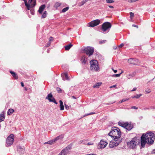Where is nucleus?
<instances>
[{"instance_id": "39448f33", "label": "nucleus", "mask_w": 155, "mask_h": 155, "mask_svg": "<svg viewBox=\"0 0 155 155\" xmlns=\"http://www.w3.org/2000/svg\"><path fill=\"white\" fill-rule=\"evenodd\" d=\"M111 27V25L110 22H105L102 25L101 29L103 32H105L107 30H109Z\"/></svg>"}, {"instance_id": "f03ea898", "label": "nucleus", "mask_w": 155, "mask_h": 155, "mask_svg": "<svg viewBox=\"0 0 155 155\" xmlns=\"http://www.w3.org/2000/svg\"><path fill=\"white\" fill-rule=\"evenodd\" d=\"M121 132L118 128L114 127H112L111 130L110 132L108 134V135L113 137L114 140H117L120 138L121 137Z\"/></svg>"}, {"instance_id": "4468645a", "label": "nucleus", "mask_w": 155, "mask_h": 155, "mask_svg": "<svg viewBox=\"0 0 155 155\" xmlns=\"http://www.w3.org/2000/svg\"><path fill=\"white\" fill-rule=\"evenodd\" d=\"M17 150L20 154H23L25 151V149L24 147L18 146L17 147Z\"/></svg>"}, {"instance_id": "b1692460", "label": "nucleus", "mask_w": 155, "mask_h": 155, "mask_svg": "<svg viewBox=\"0 0 155 155\" xmlns=\"http://www.w3.org/2000/svg\"><path fill=\"white\" fill-rule=\"evenodd\" d=\"M118 124L120 126L125 128V125H126V123L119 121L118 123Z\"/></svg>"}, {"instance_id": "f257e3e1", "label": "nucleus", "mask_w": 155, "mask_h": 155, "mask_svg": "<svg viewBox=\"0 0 155 155\" xmlns=\"http://www.w3.org/2000/svg\"><path fill=\"white\" fill-rule=\"evenodd\" d=\"M155 140L154 134L151 132H147L142 134L141 137V145L142 147H144L147 143L149 145L152 144Z\"/></svg>"}, {"instance_id": "c9c22d12", "label": "nucleus", "mask_w": 155, "mask_h": 155, "mask_svg": "<svg viewBox=\"0 0 155 155\" xmlns=\"http://www.w3.org/2000/svg\"><path fill=\"white\" fill-rule=\"evenodd\" d=\"M106 2L107 3H112L114 2L113 0H106Z\"/></svg>"}, {"instance_id": "393cba45", "label": "nucleus", "mask_w": 155, "mask_h": 155, "mask_svg": "<svg viewBox=\"0 0 155 155\" xmlns=\"http://www.w3.org/2000/svg\"><path fill=\"white\" fill-rule=\"evenodd\" d=\"M88 0H85L83 1L78 4V5L79 6H81L83 5L86 2L88 1Z\"/></svg>"}, {"instance_id": "473e14b6", "label": "nucleus", "mask_w": 155, "mask_h": 155, "mask_svg": "<svg viewBox=\"0 0 155 155\" xmlns=\"http://www.w3.org/2000/svg\"><path fill=\"white\" fill-rule=\"evenodd\" d=\"M95 114V112H92L90 113H89L86 114L85 115H84L83 116V117H85L86 116H88V115H91L93 114Z\"/></svg>"}, {"instance_id": "69168bd1", "label": "nucleus", "mask_w": 155, "mask_h": 155, "mask_svg": "<svg viewBox=\"0 0 155 155\" xmlns=\"http://www.w3.org/2000/svg\"><path fill=\"white\" fill-rule=\"evenodd\" d=\"M123 72V71H122L121 72V73H120V74H122Z\"/></svg>"}, {"instance_id": "f3484780", "label": "nucleus", "mask_w": 155, "mask_h": 155, "mask_svg": "<svg viewBox=\"0 0 155 155\" xmlns=\"http://www.w3.org/2000/svg\"><path fill=\"white\" fill-rule=\"evenodd\" d=\"M45 5H43L40 7L38 10V12L40 14L42 13V12L45 8Z\"/></svg>"}, {"instance_id": "a211bd4d", "label": "nucleus", "mask_w": 155, "mask_h": 155, "mask_svg": "<svg viewBox=\"0 0 155 155\" xmlns=\"http://www.w3.org/2000/svg\"><path fill=\"white\" fill-rule=\"evenodd\" d=\"M87 60V58H86V57L84 55L83 56V57L81 60V62L83 63H84V64H86Z\"/></svg>"}, {"instance_id": "de8ad7c7", "label": "nucleus", "mask_w": 155, "mask_h": 155, "mask_svg": "<svg viewBox=\"0 0 155 155\" xmlns=\"http://www.w3.org/2000/svg\"><path fill=\"white\" fill-rule=\"evenodd\" d=\"M50 44H51V42H49L47 44V45H46V47H49V46H50Z\"/></svg>"}, {"instance_id": "dca6fc26", "label": "nucleus", "mask_w": 155, "mask_h": 155, "mask_svg": "<svg viewBox=\"0 0 155 155\" xmlns=\"http://www.w3.org/2000/svg\"><path fill=\"white\" fill-rule=\"evenodd\" d=\"M61 76L64 80H69V78L68 77V74L67 73L61 74Z\"/></svg>"}, {"instance_id": "5701e85b", "label": "nucleus", "mask_w": 155, "mask_h": 155, "mask_svg": "<svg viewBox=\"0 0 155 155\" xmlns=\"http://www.w3.org/2000/svg\"><path fill=\"white\" fill-rule=\"evenodd\" d=\"M102 84L101 82H98L93 86L94 88H98Z\"/></svg>"}, {"instance_id": "a878e982", "label": "nucleus", "mask_w": 155, "mask_h": 155, "mask_svg": "<svg viewBox=\"0 0 155 155\" xmlns=\"http://www.w3.org/2000/svg\"><path fill=\"white\" fill-rule=\"evenodd\" d=\"M93 21L94 23V24L96 25V26L98 25L100 22V21L99 19L95 20L94 21Z\"/></svg>"}, {"instance_id": "58836bf2", "label": "nucleus", "mask_w": 155, "mask_h": 155, "mask_svg": "<svg viewBox=\"0 0 155 155\" xmlns=\"http://www.w3.org/2000/svg\"><path fill=\"white\" fill-rule=\"evenodd\" d=\"M130 18H132L133 17H134V14L132 12H130Z\"/></svg>"}, {"instance_id": "13d9d810", "label": "nucleus", "mask_w": 155, "mask_h": 155, "mask_svg": "<svg viewBox=\"0 0 155 155\" xmlns=\"http://www.w3.org/2000/svg\"><path fill=\"white\" fill-rule=\"evenodd\" d=\"M71 97H72V98H73L74 99H77L76 97H75V96H72Z\"/></svg>"}, {"instance_id": "6e6552de", "label": "nucleus", "mask_w": 155, "mask_h": 155, "mask_svg": "<svg viewBox=\"0 0 155 155\" xmlns=\"http://www.w3.org/2000/svg\"><path fill=\"white\" fill-rule=\"evenodd\" d=\"M14 135L12 134H10L6 139V143L8 146L11 145L13 143L14 141L13 138Z\"/></svg>"}, {"instance_id": "20e7f679", "label": "nucleus", "mask_w": 155, "mask_h": 155, "mask_svg": "<svg viewBox=\"0 0 155 155\" xmlns=\"http://www.w3.org/2000/svg\"><path fill=\"white\" fill-rule=\"evenodd\" d=\"M72 145L70 144L63 149L58 155H66L69 153L70 150L71 149Z\"/></svg>"}, {"instance_id": "7ed1b4c3", "label": "nucleus", "mask_w": 155, "mask_h": 155, "mask_svg": "<svg viewBox=\"0 0 155 155\" xmlns=\"http://www.w3.org/2000/svg\"><path fill=\"white\" fill-rule=\"evenodd\" d=\"M90 68L91 70H94L95 71H99V68L98 66V62L96 60H92L90 61Z\"/></svg>"}, {"instance_id": "f8f14e48", "label": "nucleus", "mask_w": 155, "mask_h": 155, "mask_svg": "<svg viewBox=\"0 0 155 155\" xmlns=\"http://www.w3.org/2000/svg\"><path fill=\"white\" fill-rule=\"evenodd\" d=\"M107 144V142L101 140L98 145V148H104L106 147Z\"/></svg>"}, {"instance_id": "0e129e2a", "label": "nucleus", "mask_w": 155, "mask_h": 155, "mask_svg": "<svg viewBox=\"0 0 155 155\" xmlns=\"http://www.w3.org/2000/svg\"><path fill=\"white\" fill-rule=\"evenodd\" d=\"M25 89L26 91H27L28 90V88L26 87H25Z\"/></svg>"}, {"instance_id": "ddd939ff", "label": "nucleus", "mask_w": 155, "mask_h": 155, "mask_svg": "<svg viewBox=\"0 0 155 155\" xmlns=\"http://www.w3.org/2000/svg\"><path fill=\"white\" fill-rule=\"evenodd\" d=\"M64 137V136L63 135H60L57 137L55 138L53 140H50L52 144L54 143L57 140L61 139H62Z\"/></svg>"}, {"instance_id": "aec40b11", "label": "nucleus", "mask_w": 155, "mask_h": 155, "mask_svg": "<svg viewBox=\"0 0 155 155\" xmlns=\"http://www.w3.org/2000/svg\"><path fill=\"white\" fill-rule=\"evenodd\" d=\"M5 118V115L2 113L0 114V122H1L4 120Z\"/></svg>"}, {"instance_id": "6e6d98bb", "label": "nucleus", "mask_w": 155, "mask_h": 155, "mask_svg": "<svg viewBox=\"0 0 155 155\" xmlns=\"http://www.w3.org/2000/svg\"><path fill=\"white\" fill-rule=\"evenodd\" d=\"M112 70H113V71H114V73H116L117 72V70H114L113 68H112Z\"/></svg>"}, {"instance_id": "c85d7f7f", "label": "nucleus", "mask_w": 155, "mask_h": 155, "mask_svg": "<svg viewBox=\"0 0 155 155\" xmlns=\"http://www.w3.org/2000/svg\"><path fill=\"white\" fill-rule=\"evenodd\" d=\"M47 15V12L46 11H45L44 12L43 14L41 16L42 18H44L46 17Z\"/></svg>"}, {"instance_id": "6ab92c4d", "label": "nucleus", "mask_w": 155, "mask_h": 155, "mask_svg": "<svg viewBox=\"0 0 155 155\" xmlns=\"http://www.w3.org/2000/svg\"><path fill=\"white\" fill-rule=\"evenodd\" d=\"M10 72L15 78L16 79H18V77L17 75L14 72L12 71H10Z\"/></svg>"}, {"instance_id": "3c124183", "label": "nucleus", "mask_w": 155, "mask_h": 155, "mask_svg": "<svg viewBox=\"0 0 155 155\" xmlns=\"http://www.w3.org/2000/svg\"><path fill=\"white\" fill-rule=\"evenodd\" d=\"M116 85H113L112 86H111L110 87V88H111L112 87H115L116 86Z\"/></svg>"}, {"instance_id": "412c9836", "label": "nucleus", "mask_w": 155, "mask_h": 155, "mask_svg": "<svg viewBox=\"0 0 155 155\" xmlns=\"http://www.w3.org/2000/svg\"><path fill=\"white\" fill-rule=\"evenodd\" d=\"M73 45L71 44L65 46L64 47L66 51H68L72 46Z\"/></svg>"}, {"instance_id": "680f3d73", "label": "nucleus", "mask_w": 155, "mask_h": 155, "mask_svg": "<svg viewBox=\"0 0 155 155\" xmlns=\"http://www.w3.org/2000/svg\"><path fill=\"white\" fill-rule=\"evenodd\" d=\"M128 76H131V77H133V75H132V74H128Z\"/></svg>"}, {"instance_id": "a18cd8bd", "label": "nucleus", "mask_w": 155, "mask_h": 155, "mask_svg": "<svg viewBox=\"0 0 155 155\" xmlns=\"http://www.w3.org/2000/svg\"><path fill=\"white\" fill-rule=\"evenodd\" d=\"M53 38L52 37H51L50 39H49V42H50V41H53Z\"/></svg>"}, {"instance_id": "052dcab7", "label": "nucleus", "mask_w": 155, "mask_h": 155, "mask_svg": "<svg viewBox=\"0 0 155 155\" xmlns=\"http://www.w3.org/2000/svg\"><path fill=\"white\" fill-rule=\"evenodd\" d=\"M48 142V144H50V145H51L52 144L51 143V140H49Z\"/></svg>"}, {"instance_id": "72a5a7b5", "label": "nucleus", "mask_w": 155, "mask_h": 155, "mask_svg": "<svg viewBox=\"0 0 155 155\" xmlns=\"http://www.w3.org/2000/svg\"><path fill=\"white\" fill-rule=\"evenodd\" d=\"M129 98L123 99L119 101L120 103H121L124 102H125L126 101L128 100Z\"/></svg>"}, {"instance_id": "c03bdc74", "label": "nucleus", "mask_w": 155, "mask_h": 155, "mask_svg": "<svg viewBox=\"0 0 155 155\" xmlns=\"http://www.w3.org/2000/svg\"><path fill=\"white\" fill-rule=\"evenodd\" d=\"M131 108L132 109H138V107L136 106L131 107Z\"/></svg>"}, {"instance_id": "ea45409f", "label": "nucleus", "mask_w": 155, "mask_h": 155, "mask_svg": "<svg viewBox=\"0 0 155 155\" xmlns=\"http://www.w3.org/2000/svg\"><path fill=\"white\" fill-rule=\"evenodd\" d=\"M78 143L79 144L82 143L83 144H85V142L83 140H80L78 142Z\"/></svg>"}, {"instance_id": "5fc2aeb1", "label": "nucleus", "mask_w": 155, "mask_h": 155, "mask_svg": "<svg viewBox=\"0 0 155 155\" xmlns=\"http://www.w3.org/2000/svg\"><path fill=\"white\" fill-rule=\"evenodd\" d=\"M86 155H97L96 154H94V153H91V154H87Z\"/></svg>"}, {"instance_id": "bf43d9fd", "label": "nucleus", "mask_w": 155, "mask_h": 155, "mask_svg": "<svg viewBox=\"0 0 155 155\" xmlns=\"http://www.w3.org/2000/svg\"><path fill=\"white\" fill-rule=\"evenodd\" d=\"M109 6L110 8H114L113 6H111V5H109V6Z\"/></svg>"}, {"instance_id": "2eb2a0df", "label": "nucleus", "mask_w": 155, "mask_h": 155, "mask_svg": "<svg viewBox=\"0 0 155 155\" xmlns=\"http://www.w3.org/2000/svg\"><path fill=\"white\" fill-rule=\"evenodd\" d=\"M125 128L127 130H130L133 128V125L128 123H126Z\"/></svg>"}, {"instance_id": "9b49d317", "label": "nucleus", "mask_w": 155, "mask_h": 155, "mask_svg": "<svg viewBox=\"0 0 155 155\" xmlns=\"http://www.w3.org/2000/svg\"><path fill=\"white\" fill-rule=\"evenodd\" d=\"M128 62L131 64L137 65L139 63V61L137 59L130 58L128 59Z\"/></svg>"}, {"instance_id": "e2e57ef3", "label": "nucleus", "mask_w": 155, "mask_h": 155, "mask_svg": "<svg viewBox=\"0 0 155 155\" xmlns=\"http://www.w3.org/2000/svg\"><path fill=\"white\" fill-rule=\"evenodd\" d=\"M48 144V142H45V143H44V144Z\"/></svg>"}, {"instance_id": "79ce46f5", "label": "nucleus", "mask_w": 155, "mask_h": 155, "mask_svg": "<svg viewBox=\"0 0 155 155\" xmlns=\"http://www.w3.org/2000/svg\"><path fill=\"white\" fill-rule=\"evenodd\" d=\"M65 109L67 110H68L69 108V106L68 105L65 104Z\"/></svg>"}, {"instance_id": "603ef678", "label": "nucleus", "mask_w": 155, "mask_h": 155, "mask_svg": "<svg viewBox=\"0 0 155 155\" xmlns=\"http://www.w3.org/2000/svg\"><path fill=\"white\" fill-rule=\"evenodd\" d=\"M152 153L155 154V149H154L153 150V151L152 152Z\"/></svg>"}, {"instance_id": "338daca9", "label": "nucleus", "mask_w": 155, "mask_h": 155, "mask_svg": "<svg viewBox=\"0 0 155 155\" xmlns=\"http://www.w3.org/2000/svg\"><path fill=\"white\" fill-rule=\"evenodd\" d=\"M151 109H155V108H151Z\"/></svg>"}, {"instance_id": "c756f323", "label": "nucleus", "mask_w": 155, "mask_h": 155, "mask_svg": "<svg viewBox=\"0 0 155 155\" xmlns=\"http://www.w3.org/2000/svg\"><path fill=\"white\" fill-rule=\"evenodd\" d=\"M61 3L56 2L55 3V5H54V7L56 8H57L58 7L60 6L61 5Z\"/></svg>"}, {"instance_id": "423d86ee", "label": "nucleus", "mask_w": 155, "mask_h": 155, "mask_svg": "<svg viewBox=\"0 0 155 155\" xmlns=\"http://www.w3.org/2000/svg\"><path fill=\"white\" fill-rule=\"evenodd\" d=\"M94 51V48L91 47H88L84 48L83 52L88 55L89 56L93 54Z\"/></svg>"}, {"instance_id": "7c9ffc66", "label": "nucleus", "mask_w": 155, "mask_h": 155, "mask_svg": "<svg viewBox=\"0 0 155 155\" xmlns=\"http://www.w3.org/2000/svg\"><path fill=\"white\" fill-rule=\"evenodd\" d=\"M142 95L141 94H136L135 95L134 97H132V98H139Z\"/></svg>"}, {"instance_id": "9d476101", "label": "nucleus", "mask_w": 155, "mask_h": 155, "mask_svg": "<svg viewBox=\"0 0 155 155\" xmlns=\"http://www.w3.org/2000/svg\"><path fill=\"white\" fill-rule=\"evenodd\" d=\"M120 141H118L117 140H114L110 141L109 143V146L110 148H113L114 146H117L120 143Z\"/></svg>"}, {"instance_id": "4be33fe9", "label": "nucleus", "mask_w": 155, "mask_h": 155, "mask_svg": "<svg viewBox=\"0 0 155 155\" xmlns=\"http://www.w3.org/2000/svg\"><path fill=\"white\" fill-rule=\"evenodd\" d=\"M59 102L60 103V110H64V106L63 104V102L61 100L59 101Z\"/></svg>"}, {"instance_id": "37998d69", "label": "nucleus", "mask_w": 155, "mask_h": 155, "mask_svg": "<svg viewBox=\"0 0 155 155\" xmlns=\"http://www.w3.org/2000/svg\"><path fill=\"white\" fill-rule=\"evenodd\" d=\"M146 92L148 93H150L151 92V90L150 89H148L145 91Z\"/></svg>"}, {"instance_id": "09e8293b", "label": "nucleus", "mask_w": 155, "mask_h": 155, "mask_svg": "<svg viewBox=\"0 0 155 155\" xmlns=\"http://www.w3.org/2000/svg\"><path fill=\"white\" fill-rule=\"evenodd\" d=\"M132 26L133 27H137V28H138V26L137 25H134V24L133 25H132Z\"/></svg>"}, {"instance_id": "cd10ccee", "label": "nucleus", "mask_w": 155, "mask_h": 155, "mask_svg": "<svg viewBox=\"0 0 155 155\" xmlns=\"http://www.w3.org/2000/svg\"><path fill=\"white\" fill-rule=\"evenodd\" d=\"M14 110L12 109L11 108L8 110L7 114L8 115H11L14 112Z\"/></svg>"}, {"instance_id": "a19ab883", "label": "nucleus", "mask_w": 155, "mask_h": 155, "mask_svg": "<svg viewBox=\"0 0 155 155\" xmlns=\"http://www.w3.org/2000/svg\"><path fill=\"white\" fill-rule=\"evenodd\" d=\"M30 12H31V13L32 15H34V9H31Z\"/></svg>"}, {"instance_id": "0eeeda50", "label": "nucleus", "mask_w": 155, "mask_h": 155, "mask_svg": "<svg viewBox=\"0 0 155 155\" xmlns=\"http://www.w3.org/2000/svg\"><path fill=\"white\" fill-rule=\"evenodd\" d=\"M137 139L133 138L131 141L127 143V145L130 148H134L137 144Z\"/></svg>"}, {"instance_id": "e433bc0d", "label": "nucleus", "mask_w": 155, "mask_h": 155, "mask_svg": "<svg viewBox=\"0 0 155 155\" xmlns=\"http://www.w3.org/2000/svg\"><path fill=\"white\" fill-rule=\"evenodd\" d=\"M106 41V40H101L99 41V44H100L104 43Z\"/></svg>"}, {"instance_id": "49530a36", "label": "nucleus", "mask_w": 155, "mask_h": 155, "mask_svg": "<svg viewBox=\"0 0 155 155\" xmlns=\"http://www.w3.org/2000/svg\"><path fill=\"white\" fill-rule=\"evenodd\" d=\"M124 46V44L123 43L121 44L119 46V48H122Z\"/></svg>"}, {"instance_id": "1a4fd4ad", "label": "nucleus", "mask_w": 155, "mask_h": 155, "mask_svg": "<svg viewBox=\"0 0 155 155\" xmlns=\"http://www.w3.org/2000/svg\"><path fill=\"white\" fill-rule=\"evenodd\" d=\"M46 99H48L50 102H53L56 104H57V102L56 101L54 98L53 97L51 93L48 94L46 97Z\"/></svg>"}, {"instance_id": "4c0bfd02", "label": "nucleus", "mask_w": 155, "mask_h": 155, "mask_svg": "<svg viewBox=\"0 0 155 155\" xmlns=\"http://www.w3.org/2000/svg\"><path fill=\"white\" fill-rule=\"evenodd\" d=\"M56 89L58 93H61V90L60 88L57 87L56 88Z\"/></svg>"}, {"instance_id": "864d4df0", "label": "nucleus", "mask_w": 155, "mask_h": 155, "mask_svg": "<svg viewBox=\"0 0 155 155\" xmlns=\"http://www.w3.org/2000/svg\"><path fill=\"white\" fill-rule=\"evenodd\" d=\"M21 86L22 87H23L24 86V83H23V82H21Z\"/></svg>"}, {"instance_id": "2f4dec72", "label": "nucleus", "mask_w": 155, "mask_h": 155, "mask_svg": "<svg viewBox=\"0 0 155 155\" xmlns=\"http://www.w3.org/2000/svg\"><path fill=\"white\" fill-rule=\"evenodd\" d=\"M69 9V7H67L66 8H64L62 10V12H64L67 11V10H68Z\"/></svg>"}, {"instance_id": "bb28decb", "label": "nucleus", "mask_w": 155, "mask_h": 155, "mask_svg": "<svg viewBox=\"0 0 155 155\" xmlns=\"http://www.w3.org/2000/svg\"><path fill=\"white\" fill-rule=\"evenodd\" d=\"M89 26L91 27H94L96 26V25L94 24L93 21H91L88 23Z\"/></svg>"}, {"instance_id": "4d7b16f0", "label": "nucleus", "mask_w": 155, "mask_h": 155, "mask_svg": "<svg viewBox=\"0 0 155 155\" xmlns=\"http://www.w3.org/2000/svg\"><path fill=\"white\" fill-rule=\"evenodd\" d=\"M93 144V143H88L87 144V145H92Z\"/></svg>"}, {"instance_id": "8fccbe9b", "label": "nucleus", "mask_w": 155, "mask_h": 155, "mask_svg": "<svg viewBox=\"0 0 155 155\" xmlns=\"http://www.w3.org/2000/svg\"><path fill=\"white\" fill-rule=\"evenodd\" d=\"M137 89V88L135 87V88H134L131 91H135Z\"/></svg>"}, {"instance_id": "f704fd0d", "label": "nucleus", "mask_w": 155, "mask_h": 155, "mask_svg": "<svg viewBox=\"0 0 155 155\" xmlns=\"http://www.w3.org/2000/svg\"><path fill=\"white\" fill-rule=\"evenodd\" d=\"M121 74H114L112 75V77H118L120 76V75Z\"/></svg>"}]
</instances>
